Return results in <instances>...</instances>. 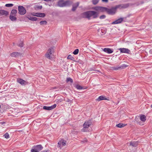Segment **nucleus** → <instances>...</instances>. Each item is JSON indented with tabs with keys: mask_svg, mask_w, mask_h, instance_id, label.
I'll return each mask as SVG.
<instances>
[{
	"mask_svg": "<svg viewBox=\"0 0 152 152\" xmlns=\"http://www.w3.org/2000/svg\"><path fill=\"white\" fill-rule=\"evenodd\" d=\"M83 17L90 19V17H92L93 18H95L98 16L97 13L94 11H89L85 12L83 14Z\"/></svg>",
	"mask_w": 152,
	"mask_h": 152,
	"instance_id": "nucleus-1",
	"label": "nucleus"
},
{
	"mask_svg": "<svg viewBox=\"0 0 152 152\" xmlns=\"http://www.w3.org/2000/svg\"><path fill=\"white\" fill-rule=\"evenodd\" d=\"M54 52V47H51L49 48L45 54V57L49 59H52L54 57L53 53Z\"/></svg>",
	"mask_w": 152,
	"mask_h": 152,
	"instance_id": "nucleus-2",
	"label": "nucleus"
},
{
	"mask_svg": "<svg viewBox=\"0 0 152 152\" xmlns=\"http://www.w3.org/2000/svg\"><path fill=\"white\" fill-rule=\"evenodd\" d=\"M124 7V6L122 5H119L116 6L115 7H113L111 9H107L105 8V11H106L109 14L113 15L115 13L117 8Z\"/></svg>",
	"mask_w": 152,
	"mask_h": 152,
	"instance_id": "nucleus-3",
	"label": "nucleus"
},
{
	"mask_svg": "<svg viewBox=\"0 0 152 152\" xmlns=\"http://www.w3.org/2000/svg\"><path fill=\"white\" fill-rule=\"evenodd\" d=\"M43 148L41 145L34 146L31 150V152H39Z\"/></svg>",
	"mask_w": 152,
	"mask_h": 152,
	"instance_id": "nucleus-4",
	"label": "nucleus"
},
{
	"mask_svg": "<svg viewBox=\"0 0 152 152\" xmlns=\"http://www.w3.org/2000/svg\"><path fill=\"white\" fill-rule=\"evenodd\" d=\"M70 3L69 1H68L64 2L63 0H60L58 3V5L60 7H63L69 5L70 4Z\"/></svg>",
	"mask_w": 152,
	"mask_h": 152,
	"instance_id": "nucleus-5",
	"label": "nucleus"
},
{
	"mask_svg": "<svg viewBox=\"0 0 152 152\" xmlns=\"http://www.w3.org/2000/svg\"><path fill=\"white\" fill-rule=\"evenodd\" d=\"M66 141L63 139H61L59 141L58 143L57 147L61 148L63 146H65L66 145Z\"/></svg>",
	"mask_w": 152,
	"mask_h": 152,
	"instance_id": "nucleus-6",
	"label": "nucleus"
},
{
	"mask_svg": "<svg viewBox=\"0 0 152 152\" xmlns=\"http://www.w3.org/2000/svg\"><path fill=\"white\" fill-rule=\"evenodd\" d=\"M19 13L21 15H23L26 12L25 9L22 6H19L18 7Z\"/></svg>",
	"mask_w": 152,
	"mask_h": 152,
	"instance_id": "nucleus-7",
	"label": "nucleus"
},
{
	"mask_svg": "<svg viewBox=\"0 0 152 152\" xmlns=\"http://www.w3.org/2000/svg\"><path fill=\"white\" fill-rule=\"evenodd\" d=\"M17 81L18 83L22 85H27L28 83L27 81L21 78H18Z\"/></svg>",
	"mask_w": 152,
	"mask_h": 152,
	"instance_id": "nucleus-8",
	"label": "nucleus"
},
{
	"mask_svg": "<svg viewBox=\"0 0 152 152\" xmlns=\"http://www.w3.org/2000/svg\"><path fill=\"white\" fill-rule=\"evenodd\" d=\"M56 106V104H55L54 105L50 107H47L46 106H44L43 107V109L45 110H51L54 108H55Z\"/></svg>",
	"mask_w": 152,
	"mask_h": 152,
	"instance_id": "nucleus-9",
	"label": "nucleus"
},
{
	"mask_svg": "<svg viewBox=\"0 0 152 152\" xmlns=\"http://www.w3.org/2000/svg\"><path fill=\"white\" fill-rule=\"evenodd\" d=\"M94 9L98 12H102L105 11V7H95L94 8Z\"/></svg>",
	"mask_w": 152,
	"mask_h": 152,
	"instance_id": "nucleus-10",
	"label": "nucleus"
},
{
	"mask_svg": "<svg viewBox=\"0 0 152 152\" xmlns=\"http://www.w3.org/2000/svg\"><path fill=\"white\" fill-rule=\"evenodd\" d=\"M9 14V12L6 10H2L0 8V15L7 16Z\"/></svg>",
	"mask_w": 152,
	"mask_h": 152,
	"instance_id": "nucleus-11",
	"label": "nucleus"
},
{
	"mask_svg": "<svg viewBox=\"0 0 152 152\" xmlns=\"http://www.w3.org/2000/svg\"><path fill=\"white\" fill-rule=\"evenodd\" d=\"M92 122L91 121H86L83 124V127L84 128H88L90 126Z\"/></svg>",
	"mask_w": 152,
	"mask_h": 152,
	"instance_id": "nucleus-12",
	"label": "nucleus"
},
{
	"mask_svg": "<svg viewBox=\"0 0 152 152\" xmlns=\"http://www.w3.org/2000/svg\"><path fill=\"white\" fill-rule=\"evenodd\" d=\"M123 20V18H120L112 23V24H117L121 23Z\"/></svg>",
	"mask_w": 152,
	"mask_h": 152,
	"instance_id": "nucleus-13",
	"label": "nucleus"
},
{
	"mask_svg": "<svg viewBox=\"0 0 152 152\" xmlns=\"http://www.w3.org/2000/svg\"><path fill=\"white\" fill-rule=\"evenodd\" d=\"M21 55L20 53L18 52H14L12 53L10 55L12 57H17L20 56Z\"/></svg>",
	"mask_w": 152,
	"mask_h": 152,
	"instance_id": "nucleus-14",
	"label": "nucleus"
},
{
	"mask_svg": "<svg viewBox=\"0 0 152 152\" xmlns=\"http://www.w3.org/2000/svg\"><path fill=\"white\" fill-rule=\"evenodd\" d=\"M121 53H129L130 52V50L128 49L125 48H120L119 49Z\"/></svg>",
	"mask_w": 152,
	"mask_h": 152,
	"instance_id": "nucleus-15",
	"label": "nucleus"
},
{
	"mask_svg": "<svg viewBox=\"0 0 152 152\" xmlns=\"http://www.w3.org/2000/svg\"><path fill=\"white\" fill-rule=\"evenodd\" d=\"M103 50L104 52L108 54H110L113 52V51L109 48H104Z\"/></svg>",
	"mask_w": 152,
	"mask_h": 152,
	"instance_id": "nucleus-16",
	"label": "nucleus"
},
{
	"mask_svg": "<svg viewBox=\"0 0 152 152\" xmlns=\"http://www.w3.org/2000/svg\"><path fill=\"white\" fill-rule=\"evenodd\" d=\"M79 3L78 2H77L73 5L72 10L73 11H74L75 10L77 7L78 6Z\"/></svg>",
	"mask_w": 152,
	"mask_h": 152,
	"instance_id": "nucleus-17",
	"label": "nucleus"
},
{
	"mask_svg": "<svg viewBox=\"0 0 152 152\" xmlns=\"http://www.w3.org/2000/svg\"><path fill=\"white\" fill-rule=\"evenodd\" d=\"M36 15V17L43 18L45 16V15L44 13L37 12Z\"/></svg>",
	"mask_w": 152,
	"mask_h": 152,
	"instance_id": "nucleus-18",
	"label": "nucleus"
},
{
	"mask_svg": "<svg viewBox=\"0 0 152 152\" xmlns=\"http://www.w3.org/2000/svg\"><path fill=\"white\" fill-rule=\"evenodd\" d=\"M26 17L29 20L33 21H36L37 20V18L34 17H30L29 15H28Z\"/></svg>",
	"mask_w": 152,
	"mask_h": 152,
	"instance_id": "nucleus-19",
	"label": "nucleus"
},
{
	"mask_svg": "<svg viewBox=\"0 0 152 152\" xmlns=\"http://www.w3.org/2000/svg\"><path fill=\"white\" fill-rule=\"evenodd\" d=\"M107 100L105 96H99L98 98L97 99V100L99 101L101 100Z\"/></svg>",
	"mask_w": 152,
	"mask_h": 152,
	"instance_id": "nucleus-20",
	"label": "nucleus"
},
{
	"mask_svg": "<svg viewBox=\"0 0 152 152\" xmlns=\"http://www.w3.org/2000/svg\"><path fill=\"white\" fill-rule=\"evenodd\" d=\"M140 119L143 122H144L146 120V117L145 115H140Z\"/></svg>",
	"mask_w": 152,
	"mask_h": 152,
	"instance_id": "nucleus-21",
	"label": "nucleus"
},
{
	"mask_svg": "<svg viewBox=\"0 0 152 152\" xmlns=\"http://www.w3.org/2000/svg\"><path fill=\"white\" fill-rule=\"evenodd\" d=\"M17 12V10H12L10 14V15L16 16Z\"/></svg>",
	"mask_w": 152,
	"mask_h": 152,
	"instance_id": "nucleus-22",
	"label": "nucleus"
},
{
	"mask_svg": "<svg viewBox=\"0 0 152 152\" xmlns=\"http://www.w3.org/2000/svg\"><path fill=\"white\" fill-rule=\"evenodd\" d=\"M126 125V124H123L121 123H119L116 125V126L118 128H121L125 126Z\"/></svg>",
	"mask_w": 152,
	"mask_h": 152,
	"instance_id": "nucleus-23",
	"label": "nucleus"
},
{
	"mask_svg": "<svg viewBox=\"0 0 152 152\" xmlns=\"http://www.w3.org/2000/svg\"><path fill=\"white\" fill-rule=\"evenodd\" d=\"M16 16L10 15V19L12 21H15L16 20Z\"/></svg>",
	"mask_w": 152,
	"mask_h": 152,
	"instance_id": "nucleus-24",
	"label": "nucleus"
},
{
	"mask_svg": "<svg viewBox=\"0 0 152 152\" xmlns=\"http://www.w3.org/2000/svg\"><path fill=\"white\" fill-rule=\"evenodd\" d=\"M130 144L134 147H136L137 145V142H131Z\"/></svg>",
	"mask_w": 152,
	"mask_h": 152,
	"instance_id": "nucleus-25",
	"label": "nucleus"
},
{
	"mask_svg": "<svg viewBox=\"0 0 152 152\" xmlns=\"http://www.w3.org/2000/svg\"><path fill=\"white\" fill-rule=\"evenodd\" d=\"M66 81L67 82H70L71 83H72L73 82L72 79L70 77L67 78L66 80Z\"/></svg>",
	"mask_w": 152,
	"mask_h": 152,
	"instance_id": "nucleus-26",
	"label": "nucleus"
},
{
	"mask_svg": "<svg viewBox=\"0 0 152 152\" xmlns=\"http://www.w3.org/2000/svg\"><path fill=\"white\" fill-rule=\"evenodd\" d=\"M39 23L41 25H43L46 24L47 23V22L45 20L42 21L40 22Z\"/></svg>",
	"mask_w": 152,
	"mask_h": 152,
	"instance_id": "nucleus-27",
	"label": "nucleus"
},
{
	"mask_svg": "<svg viewBox=\"0 0 152 152\" xmlns=\"http://www.w3.org/2000/svg\"><path fill=\"white\" fill-rule=\"evenodd\" d=\"M18 46L20 47H22L23 46V41H20L18 44Z\"/></svg>",
	"mask_w": 152,
	"mask_h": 152,
	"instance_id": "nucleus-28",
	"label": "nucleus"
},
{
	"mask_svg": "<svg viewBox=\"0 0 152 152\" xmlns=\"http://www.w3.org/2000/svg\"><path fill=\"white\" fill-rule=\"evenodd\" d=\"M76 88L78 90H81L83 89V88L82 86L78 85H76Z\"/></svg>",
	"mask_w": 152,
	"mask_h": 152,
	"instance_id": "nucleus-29",
	"label": "nucleus"
},
{
	"mask_svg": "<svg viewBox=\"0 0 152 152\" xmlns=\"http://www.w3.org/2000/svg\"><path fill=\"white\" fill-rule=\"evenodd\" d=\"M67 59L71 60H73L74 59V58L71 55H69L68 56Z\"/></svg>",
	"mask_w": 152,
	"mask_h": 152,
	"instance_id": "nucleus-30",
	"label": "nucleus"
},
{
	"mask_svg": "<svg viewBox=\"0 0 152 152\" xmlns=\"http://www.w3.org/2000/svg\"><path fill=\"white\" fill-rule=\"evenodd\" d=\"M79 50L78 49H76L73 52V53L74 55H77L79 52Z\"/></svg>",
	"mask_w": 152,
	"mask_h": 152,
	"instance_id": "nucleus-31",
	"label": "nucleus"
},
{
	"mask_svg": "<svg viewBox=\"0 0 152 152\" xmlns=\"http://www.w3.org/2000/svg\"><path fill=\"white\" fill-rule=\"evenodd\" d=\"M92 3L94 5L97 4L99 1V0H93Z\"/></svg>",
	"mask_w": 152,
	"mask_h": 152,
	"instance_id": "nucleus-32",
	"label": "nucleus"
},
{
	"mask_svg": "<svg viewBox=\"0 0 152 152\" xmlns=\"http://www.w3.org/2000/svg\"><path fill=\"white\" fill-rule=\"evenodd\" d=\"M3 136L6 138H8L9 137V135L8 133H6Z\"/></svg>",
	"mask_w": 152,
	"mask_h": 152,
	"instance_id": "nucleus-33",
	"label": "nucleus"
},
{
	"mask_svg": "<svg viewBox=\"0 0 152 152\" xmlns=\"http://www.w3.org/2000/svg\"><path fill=\"white\" fill-rule=\"evenodd\" d=\"M81 142L82 143H87V142H88V141L87 140H85L82 141H81Z\"/></svg>",
	"mask_w": 152,
	"mask_h": 152,
	"instance_id": "nucleus-34",
	"label": "nucleus"
},
{
	"mask_svg": "<svg viewBox=\"0 0 152 152\" xmlns=\"http://www.w3.org/2000/svg\"><path fill=\"white\" fill-rule=\"evenodd\" d=\"M36 7L38 9H41L42 8V6H37V5L36 6Z\"/></svg>",
	"mask_w": 152,
	"mask_h": 152,
	"instance_id": "nucleus-35",
	"label": "nucleus"
},
{
	"mask_svg": "<svg viewBox=\"0 0 152 152\" xmlns=\"http://www.w3.org/2000/svg\"><path fill=\"white\" fill-rule=\"evenodd\" d=\"M106 16L104 15H102L100 16V19H103L105 18Z\"/></svg>",
	"mask_w": 152,
	"mask_h": 152,
	"instance_id": "nucleus-36",
	"label": "nucleus"
},
{
	"mask_svg": "<svg viewBox=\"0 0 152 152\" xmlns=\"http://www.w3.org/2000/svg\"><path fill=\"white\" fill-rule=\"evenodd\" d=\"M31 15L32 16H36V13L32 12L31 13Z\"/></svg>",
	"mask_w": 152,
	"mask_h": 152,
	"instance_id": "nucleus-37",
	"label": "nucleus"
},
{
	"mask_svg": "<svg viewBox=\"0 0 152 152\" xmlns=\"http://www.w3.org/2000/svg\"><path fill=\"white\" fill-rule=\"evenodd\" d=\"M85 128H84L83 127V128L81 130L82 131L84 132H87V130L85 129Z\"/></svg>",
	"mask_w": 152,
	"mask_h": 152,
	"instance_id": "nucleus-38",
	"label": "nucleus"
},
{
	"mask_svg": "<svg viewBox=\"0 0 152 152\" xmlns=\"http://www.w3.org/2000/svg\"><path fill=\"white\" fill-rule=\"evenodd\" d=\"M64 101L67 102H69L70 101V100L69 99H64Z\"/></svg>",
	"mask_w": 152,
	"mask_h": 152,
	"instance_id": "nucleus-39",
	"label": "nucleus"
},
{
	"mask_svg": "<svg viewBox=\"0 0 152 152\" xmlns=\"http://www.w3.org/2000/svg\"><path fill=\"white\" fill-rule=\"evenodd\" d=\"M121 67H114L113 69L115 70H118Z\"/></svg>",
	"mask_w": 152,
	"mask_h": 152,
	"instance_id": "nucleus-40",
	"label": "nucleus"
},
{
	"mask_svg": "<svg viewBox=\"0 0 152 152\" xmlns=\"http://www.w3.org/2000/svg\"><path fill=\"white\" fill-rule=\"evenodd\" d=\"M5 6L6 7H10V4H6L5 5Z\"/></svg>",
	"mask_w": 152,
	"mask_h": 152,
	"instance_id": "nucleus-41",
	"label": "nucleus"
},
{
	"mask_svg": "<svg viewBox=\"0 0 152 152\" xmlns=\"http://www.w3.org/2000/svg\"><path fill=\"white\" fill-rule=\"evenodd\" d=\"M102 1L103 2H107L108 1V0H102Z\"/></svg>",
	"mask_w": 152,
	"mask_h": 152,
	"instance_id": "nucleus-42",
	"label": "nucleus"
},
{
	"mask_svg": "<svg viewBox=\"0 0 152 152\" xmlns=\"http://www.w3.org/2000/svg\"><path fill=\"white\" fill-rule=\"evenodd\" d=\"M0 123L1 124L3 125L5 123V122H1Z\"/></svg>",
	"mask_w": 152,
	"mask_h": 152,
	"instance_id": "nucleus-43",
	"label": "nucleus"
},
{
	"mask_svg": "<svg viewBox=\"0 0 152 152\" xmlns=\"http://www.w3.org/2000/svg\"><path fill=\"white\" fill-rule=\"evenodd\" d=\"M41 152H47V151L46 150L43 151H42Z\"/></svg>",
	"mask_w": 152,
	"mask_h": 152,
	"instance_id": "nucleus-44",
	"label": "nucleus"
},
{
	"mask_svg": "<svg viewBox=\"0 0 152 152\" xmlns=\"http://www.w3.org/2000/svg\"><path fill=\"white\" fill-rule=\"evenodd\" d=\"M13 6V4H10V7H12Z\"/></svg>",
	"mask_w": 152,
	"mask_h": 152,
	"instance_id": "nucleus-45",
	"label": "nucleus"
},
{
	"mask_svg": "<svg viewBox=\"0 0 152 152\" xmlns=\"http://www.w3.org/2000/svg\"><path fill=\"white\" fill-rule=\"evenodd\" d=\"M127 66H126V65H125V66H124V65H123L122 67H127Z\"/></svg>",
	"mask_w": 152,
	"mask_h": 152,
	"instance_id": "nucleus-46",
	"label": "nucleus"
},
{
	"mask_svg": "<svg viewBox=\"0 0 152 152\" xmlns=\"http://www.w3.org/2000/svg\"><path fill=\"white\" fill-rule=\"evenodd\" d=\"M151 107L152 108V104L151 105Z\"/></svg>",
	"mask_w": 152,
	"mask_h": 152,
	"instance_id": "nucleus-47",
	"label": "nucleus"
}]
</instances>
